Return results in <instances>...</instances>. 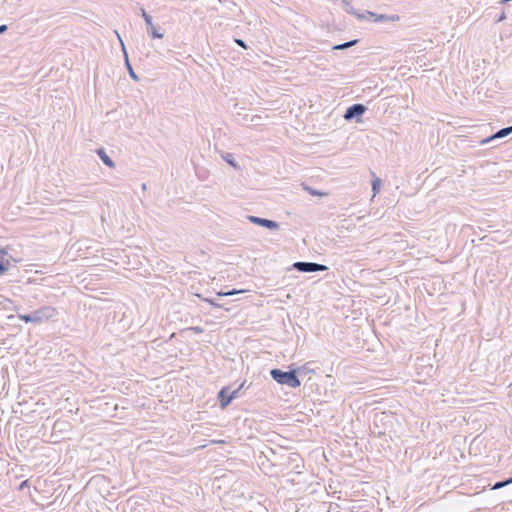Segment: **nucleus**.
I'll return each instance as SVG.
<instances>
[{
  "instance_id": "obj_10",
  "label": "nucleus",
  "mask_w": 512,
  "mask_h": 512,
  "mask_svg": "<svg viewBox=\"0 0 512 512\" xmlns=\"http://www.w3.org/2000/svg\"><path fill=\"white\" fill-rule=\"evenodd\" d=\"M98 156H100V159H102L103 163H105V166L109 168H113L114 164L112 163V160L104 154L103 150H98Z\"/></svg>"
},
{
  "instance_id": "obj_21",
  "label": "nucleus",
  "mask_w": 512,
  "mask_h": 512,
  "mask_svg": "<svg viewBox=\"0 0 512 512\" xmlns=\"http://www.w3.org/2000/svg\"><path fill=\"white\" fill-rule=\"evenodd\" d=\"M237 44L241 45V47H244V44L242 43L241 40H237Z\"/></svg>"
},
{
  "instance_id": "obj_18",
  "label": "nucleus",
  "mask_w": 512,
  "mask_h": 512,
  "mask_svg": "<svg viewBox=\"0 0 512 512\" xmlns=\"http://www.w3.org/2000/svg\"><path fill=\"white\" fill-rule=\"evenodd\" d=\"M214 444H223V440H214L212 441Z\"/></svg>"
},
{
  "instance_id": "obj_23",
  "label": "nucleus",
  "mask_w": 512,
  "mask_h": 512,
  "mask_svg": "<svg viewBox=\"0 0 512 512\" xmlns=\"http://www.w3.org/2000/svg\"><path fill=\"white\" fill-rule=\"evenodd\" d=\"M155 36H157V38H161L162 34H155Z\"/></svg>"
},
{
  "instance_id": "obj_17",
  "label": "nucleus",
  "mask_w": 512,
  "mask_h": 512,
  "mask_svg": "<svg viewBox=\"0 0 512 512\" xmlns=\"http://www.w3.org/2000/svg\"><path fill=\"white\" fill-rule=\"evenodd\" d=\"M6 30H7V25H5V24L0 25V32H6Z\"/></svg>"
},
{
  "instance_id": "obj_16",
  "label": "nucleus",
  "mask_w": 512,
  "mask_h": 512,
  "mask_svg": "<svg viewBox=\"0 0 512 512\" xmlns=\"http://www.w3.org/2000/svg\"><path fill=\"white\" fill-rule=\"evenodd\" d=\"M308 193H309V195L315 196V197H325L326 196V193L318 192L311 188H308Z\"/></svg>"
},
{
  "instance_id": "obj_8",
  "label": "nucleus",
  "mask_w": 512,
  "mask_h": 512,
  "mask_svg": "<svg viewBox=\"0 0 512 512\" xmlns=\"http://www.w3.org/2000/svg\"><path fill=\"white\" fill-rule=\"evenodd\" d=\"M250 221H252L254 224L265 226L268 229H276V223L270 220L261 219L258 217H250Z\"/></svg>"
},
{
  "instance_id": "obj_22",
  "label": "nucleus",
  "mask_w": 512,
  "mask_h": 512,
  "mask_svg": "<svg viewBox=\"0 0 512 512\" xmlns=\"http://www.w3.org/2000/svg\"><path fill=\"white\" fill-rule=\"evenodd\" d=\"M193 331L200 333L202 330H200L199 328H193Z\"/></svg>"
},
{
  "instance_id": "obj_13",
  "label": "nucleus",
  "mask_w": 512,
  "mask_h": 512,
  "mask_svg": "<svg viewBox=\"0 0 512 512\" xmlns=\"http://www.w3.org/2000/svg\"><path fill=\"white\" fill-rule=\"evenodd\" d=\"M243 292H244V290H232V291H228V292H218V296L227 297V296H232V295L240 294V293H243Z\"/></svg>"
},
{
  "instance_id": "obj_5",
  "label": "nucleus",
  "mask_w": 512,
  "mask_h": 512,
  "mask_svg": "<svg viewBox=\"0 0 512 512\" xmlns=\"http://www.w3.org/2000/svg\"><path fill=\"white\" fill-rule=\"evenodd\" d=\"M238 393V390H235L231 392V394H227V388H222L220 390V393H218V400H220V407L222 409L227 408L228 404H230V401H232L234 398H236V394Z\"/></svg>"
},
{
  "instance_id": "obj_7",
  "label": "nucleus",
  "mask_w": 512,
  "mask_h": 512,
  "mask_svg": "<svg viewBox=\"0 0 512 512\" xmlns=\"http://www.w3.org/2000/svg\"><path fill=\"white\" fill-rule=\"evenodd\" d=\"M364 113V106L361 104H354L349 106L348 111H346V115L344 118L350 119L355 115H362Z\"/></svg>"
},
{
  "instance_id": "obj_11",
  "label": "nucleus",
  "mask_w": 512,
  "mask_h": 512,
  "mask_svg": "<svg viewBox=\"0 0 512 512\" xmlns=\"http://www.w3.org/2000/svg\"><path fill=\"white\" fill-rule=\"evenodd\" d=\"M511 131H512V126L507 127L502 130H498V132H496V134H494V136H492V138H503V137L509 135L511 133Z\"/></svg>"
},
{
  "instance_id": "obj_4",
  "label": "nucleus",
  "mask_w": 512,
  "mask_h": 512,
  "mask_svg": "<svg viewBox=\"0 0 512 512\" xmlns=\"http://www.w3.org/2000/svg\"><path fill=\"white\" fill-rule=\"evenodd\" d=\"M294 268H296L302 272H306V273L326 270V266H324V265H318V264L306 263V262H298V263L294 264Z\"/></svg>"
},
{
  "instance_id": "obj_15",
  "label": "nucleus",
  "mask_w": 512,
  "mask_h": 512,
  "mask_svg": "<svg viewBox=\"0 0 512 512\" xmlns=\"http://www.w3.org/2000/svg\"><path fill=\"white\" fill-rule=\"evenodd\" d=\"M351 45H354V41L346 42L345 44L334 46L336 50H343L349 48Z\"/></svg>"
},
{
  "instance_id": "obj_6",
  "label": "nucleus",
  "mask_w": 512,
  "mask_h": 512,
  "mask_svg": "<svg viewBox=\"0 0 512 512\" xmlns=\"http://www.w3.org/2000/svg\"><path fill=\"white\" fill-rule=\"evenodd\" d=\"M9 267H11V257L7 255V251L0 248V276L7 273Z\"/></svg>"
},
{
  "instance_id": "obj_19",
  "label": "nucleus",
  "mask_w": 512,
  "mask_h": 512,
  "mask_svg": "<svg viewBox=\"0 0 512 512\" xmlns=\"http://www.w3.org/2000/svg\"><path fill=\"white\" fill-rule=\"evenodd\" d=\"M505 18V15L504 13H502L501 15H499V18L497 19V21H501Z\"/></svg>"
},
{
  "instance_id": "obj_3",
  "label": "nucleus",
  "mask_w": 512,
  "mask_h": 512,
  "mask_svg": "<svg viewBox=\"0 0 512 512\" xmlns=\"http://www.w3.org/2000/svg\"><path fill=\"white\" fill-rule=\"evenodd\" d=\"M46 312L55 313V309L53 308H40L37 312H35V315L29 316L27 314H19L18 319L22 320L25 323H39L44 318H49L48 315H46Z\"/></svg>"
},
{
  "instance_id": "obj_12",
  "label": "nucleus",
  "mask_w": 512,
  "mask_h": 512,
  "mask_svg": "<svg viewBox=\"0 0 512 512\" xmlns=\"http://www.w3.org/2000/svg\"><path fill=\"white\" fill-rule=\"evenodd\" d=\"M511 483H512V478L502 481V482H498V483L492 485V490H499L507 485H510Z\"/></svg>"
},
{
  "instance_id": "obj_2",
  "label": "nucleus",
  "mask_w": 512,
  "mask_h": 512,
  "mask_svg": "<svg viewBox=\"0 0 512 512\" xmlns=\"http://www.w3.org/2000/svg\"><path fill=\"white\" fill-rule=\"evenodd\" d=\"M271 378L277 382V384L287 385L290 388H297L301 383L293 372H283L279 369L271 370Z\"/></svg>"
},
{
  "instance_id": "obj_14",
  "label": "nucleus",
  "mask_w": 512,
  "mask_h": 512,
  "mask_svg": "<svg viewBox=\"0 0 512 512\" xmlns=\"http://www.w3.org/2000/svg\"><path fill=\"white\" fill-rule=\"evenodd\" d=\"M379 187H381V180H379V178H374V180H372V191H374V194L379 191Z\"/></svg>"
},
{
  "instance_id": "obj_9",
  "label": "nucleus",
  "mask_w": 512,
  "mask_h": 512,
  "mask_svg": "<svg viewBox=\"0 0 512 512\" xmlns=\"http://www.w3.org/2000/svg\"><path fill=\"white\" fill-rule=\"evenodd\" d=\"M142 16L148 25V30H150L149 32H157L156 28L152 24V17L148 15L144 10H142Z\"/></svg>"
},
{
  "instance_id": "obj_20",
  "label": "nucleus",
  "mask_w": 512,
  "mask_h": 512,
  "mask_svg": "<svg viewBox=\"0 0 512 512\" xmlns=\"http://www.w3.org/2000/svg\"><path fill=\"white\" fill-rule=\"evenodd\" d=\"M130 76H132V78H134V80H136L137 78L135 77V74L133 73V71H130Z\"/></svg>"
},
{
  "instance_id": "obj_1",
  "label": "nucleus",
  "mask_w": 512,
  "mask_h": 512,
  "mask_svg": "<svg viewBox=\"0 0 512 512\" xmlns=\"http://www.w3.org/2000/svg\"><path fill=\"white\" fill-rule=\"evenodd\" d=\"M344 5V10L346 13L355 16L359 21H368L373 23H382L387 21H398L400 19L399 15H386V14H377L368 10H357L354 8L352 3L348 0H341Z\"/></svg>"
}]
</instances>
